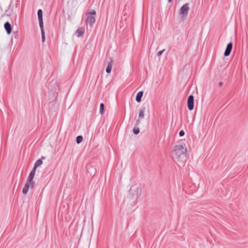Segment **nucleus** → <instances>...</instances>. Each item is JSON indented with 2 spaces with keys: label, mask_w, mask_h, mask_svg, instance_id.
<instances>
[{
  "label": "nucleus",
  "mask_w": 248,
  "mask_h": 248,
  "mask_svg": "<svg viewBox=\"0 0 248 248\" xmlns=\"http://www.w3.org/2000/svg\"><path fill=\"white\" fill-rule=\"evenodd\" d=\"M38 17L39 20V24L40 27H43V12L41 9H39L37 12Z\"/></svg>",
  "instance_id": "8"
},
{
  "label": "nucleus",
  "mask_w": 248,
  "mask_h": 248,
  "mask_svg": "<svg viewBox=\"0 0 248 248\" xmlns=\"http://www.w3.org/2000/svg\"><path fill=\"white\" fill-rule=\"evenodd\" d=\"M104 110V105L103 103H101L100 105V113L103 114Z\"/></svg>",
  "instance_id": "17"
},
{
  "label": "nucleus",
  "mask_w": 248,
  "mask_h": 248,
  "mask_svg": "<svg viewBox=\"0 0 248 248\" xmlns=\"http://www.w3.org/2000/svg\"><path fill=\"white\" fill-rule=\"evenodd\" d=\"M96 12L94 10H92L87 14V18L86 19V23L89 24L90 26L94 23L95 21V16Z\"/></svg>",
  "instance_id": "3"
},
{
  "label": "nucleus",
  "mask_w": 248,
  "mask_h": 248,
  "mask_svg": "<svg viewBox=\"0 0 248 248\" xmlns=\"http://www.w3.org/2000/svg\"><path fill=\"white\" fill-rule=\"evenodd\" d=\"M34 186L33 184H31L30 183L26 182L24 187L23 188L22 190V193L23 194L26 195L29 190V189L30 187L32 188Z\"/></svg>",
  "instance_id": "6"
},
{
  "label": "nucleus",
  "mask_w": 248,
  "mask_h": 248,
  "mask_svg": "<svg viewBox=\"0 0 248 248\" xmlns=\"http://www.w3.org/2000/svg\"><path fill=\"white\" fill-rule=\"evenodd\" d=\"M133 132L134 134L137 135L140 133V129L138 127H134L133 129Z\"/></svg>",
  "instance_id": "19"
},
{
  "label": "nucleus",
  "mask_w": 248,
  "mask_h": 248,
  "mask_svg": "<svg viewBox=\"0 0 248 248\" xmlns=\"http://www.w3.org/2000/svg\"><path fill=\"white\" fill-rule=\"evenodd\" d=\"M145 109H146V108L145 107H143L140 109V111H139V117L140 118H141V119L144 118V112H145Z\"/></svg>",
  "instance_id": "13"
},
{
  "label": "nucleus",
  "mask_w": 248,
  "mask_h": 248,
  "mask_svg": "<svg viewBox=\"0 0 248 248\" xmlns=\"http://www.w3.org/2000/svg\"><path fill=\"white\" fill-rule=\"evenodd\" d=\"M35 171H36V170H35L34 169H32L31 170V172L27 178V182L30 183L31 184H33L34 185V183L32 180L34 177Z\"/></svg>",
  "instance_id": "7"
},
{
  "label": "nucleus",
  "mask_w": 248,
  "mask_h": 248,
  "mask_svg": "<svg viewBox=\"0 0 248 248\" xmlns=\"http://www.w3.org/2000/svg\"><path fill=\"white\" fill-rule=\"evenodd\" d=\"M189 10V7L188 3H186L183 5L180 8L179 11V15L182 16H186L188 14Z\"/></svg>",
  "instance_id": "4"
},
{
  "label": "nucleus",
  "mask_w": 248,
  "mask_h": 248,
  "mask_svg": "<svg viewBox=\"0 0 248 248\" xmlns=\"http://www.w3.org/2000/svg\"><path fill=\"white\" fill-rule=\"evenodd\" d=\"M137 122H138V123H139L140 121H137Z\"/></svg>",
  "instance_id": "24"
},
{
  "label": "nucleus",
  "mask_w": 248,
  "mask_h": 248,
  "mask_svg": "<svg viewBox=\"0 0 248 248\" xmlns=\"http://www.w3.org/2000/svg\"><path fill=\"white\" fill-rule=\"evenodd\" d=\"M164 51H165V49H163V50L158 52L157 53V57H160L162 55L163 52H164Z\"/></svg>",
  "instance_id": "20"
},
{
  "label": "nucleus",
  "mask_w": 248,
  "mask_h": 248,
  "mask_svg": "<svg viewBox=\"0 0 248 248\" xmlns=\"http://www.w3.org/2000/svg\"><path fill=\"white\" fill-rule=\"evenodd\" d=\"M43 163V161L41 159L37 160L34 165L33 169L36 170L37 168L41 166Z\"/></svg>",
  "instance_id": "15"
},
{
  "label": "nucleus",
  "mask_w": 248,
  "mask_h": 248,
  "mask_svg": "<svg viewBox=\"0 0 248 248\" xmlns=\"http://www.w3.org/2000/svg\"><path fill=\"white\" fill-rule=\"evenodd\" d=\"M83 140V138L81 136H78L76 138V141L77 143H80Z\"/></svg>",
  "instance_id": "18"
},
{
  "label": "nucleus",
  "mask_w": 248,
  "mask_h": 248,
  "mask_svg": "<svg viewBox=\"0 0 248 248\" xmlns=\"http://www.w3.org/2000/svg\"><path fill=\"white\" fill-rule=\"evenodd\" d=\"M222 85H223V83L222 82H219L218 85L219 87H221L222 86Z\"/></svg>",
  "instance_id": "22"
},
{
  "label": "nucleus",
  "mask_w": 248,
  "mask_h": 248,
  "mask_svg": "<svg viewBox=\"0 0 248 248\" xmlns=\"http://www.w3.org/2000/svg\"><path fill=\"white\" fill-rule=\"evenodd\" d=\"M141 194V188L137 184L133 185L129 190V197L132 200L137 201L140 197Z\"/></svg>",
  "instance_id": "2"
},
{
  "label": "nucleus",
  "mask_w": 248,
  "mask_h": 248,
  "mask_svg": "<svg viewBox=\"0 0 248 248\" xmlns=\"http://www.w3.org/2000/svg\"><path fill=\"white\" fill-rule=\"evenodd\" d=\"M4 28L8 34H10L12 31L11 26L9 22H6L4 24Z\"/></svg>",
  "instance_id": "11"
},
{
  "label": "nucleus",
  "mask_w": 248,
  "mask_h": 248,
  "mask_svg": "<svg viewBox=\"0 0 248 248\" xmlns=\"http://www.w3.org/2000/svg\"><path fill=\"white\" fill-rule=\"evenodd\" d=\"M112 63H113V61L111 59L110 61L108 62L107 67L106 68V72L107 73H110L111 72L112 67Z\"/></svg>",
  "instance_id": "12"
},
{
  "label": "nucleus",
  "mask_w": 248,
  "mask_h": 248,
  "mask_svg": "<svg viewBox=\"0 0 248 248\" xmlns=\"http://www.w3.org/2000/svg\"><path fill=\"white\" fill-rule=\"evenodd\" d=\"M85 30L83 27L79 28L75 32V34L78 37L81 36L84 33Z\"/></svg>",
  "instance_id": "10"
},
{
  "label": "nucleus",
  "mask_w": 248,
  "mask_h": 248,
  "mask_svg": "<svg viewBox=\"0 0 248 248\" xmlns=\"http://www.w3.org/2000/svg\"><path fill=\"white\" fill-rule=\"evenodd\" d=\"M143 93L142 91H140L137 93L136 98V100L137 102L139 103L141 101V99L143 95Z\"/></svg>",
  "instance_id": "14"
},
{
  "label": "nucleus",
  "mask_w": 248,
  "mask_h": 248,
  "mask_svg": "<svg viewBox=\"0 0 248 248\" xmlns=\"http://www.w3.org/2000/svg\"><path fill=\"white\" fill-rule=\"evenodd\" d=\"M168 0L169 3H170L172 1V0Z\"/></svg>",
  "instance_id": "23"
},
{
  "label": "nucleus",
  "mask_w": 248,
  "mask_h": 248,
  "mask_svg": "<svg viewBox=\"0 0 248 248\" xmlns=\"http://www.w3.org/2000/svg\"><path fill=\"white\" fill-rule=\"evenodd\" d=\"M41 31V36H42V42H44L45 41V32L44 30V26L43 27H40Z\"/></svg>",
  "instance_id": "16"
},
{
  "label": "nucleus",
  "mask_w": 248,
  "mask_h": 248,
  "mask_svg": "<svg viewBox=\"0 0 248 248\" xmlns=\"http://www.w3.org/2000/svg\"><path fill=\"white\" fill-rule=\"evenodd\" d=\"M179 136H181V137H182L183 136H184L185 135V132L183 130H181L180 132H179Z\"/></svg>",
  "instance_id": "21"
},
{
  "label": "nucleus",
  "mask_w": 248,
  "mask_h": 248,
  "mask_svg": "<svg viewBox=\"0 0 248 248\" xmlns=\"http://www.w3.org/2000/svg\"><path fill=\"white\" fill-rule=\"evenodd\" d=\"M187 148L186 144L180 142L176 144L172 152L173 159L179 164L183 165L187 160Z\"/></svg>",
  "instance_id": "1"
},
{
  "label": "nucleus",
  "mask_w": 248,
  "mask_h": 248,
  "mask_svg": "<svg viewBox=\"0 0 248 248\" xmlns=\"http://www.w3.org/2000/svg\"><path fill=\"white\" fill-rule=\"evenodd\" d=\"M232 43H229L226 47V50L225 51L224 55L225 56H228L230 54V53L232 51Z\"/></svg>",
  "instance_id": "9"
},
{
  "label": "nucleus",
  "mask_w": 248,
  "mask_h": 248,
  "mask_svg": "<svg viewBox=\"0 0 248 248\" xmlns=\"http://www.w3.org/2000/svg\"><path fill=\"white\" fill-rule=\"evenodd\" d=\"M187 107L189 110H192L194 108V97L190 95L188 96L187 99Z\"/></svg>",
  "instance_id": "5"
}]
</instances>
